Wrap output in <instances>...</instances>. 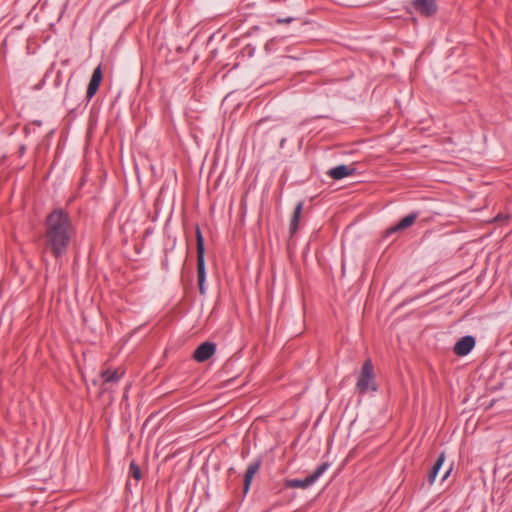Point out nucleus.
<instances>
[{"instance_id":"4","label":"nucleus","mask_w":512,"mask_h":512,"mask_svg":"<svg viewBox=\"0 0 512 512\" xmlns=\"http://www.w3.org/2000/svg\"><path fill=\"white\" fill-rule=\"evenodd\" d=\"M330 464L324 462L317 467V469L309 476L304 479H292L286 482V486L289 488H301L305 489L315 483L319 477L329 468Z\"/></svg>"},{"instance_id":"13","label":"nucleus","mask_w":512,"mask_h":512,"mask_svg":"<svg viewBox=\"0 0 512 512\" xmlns=\"http://www.w3.org/2000/svg\"><path fill=\"white\" fill-rule=\"evenodd\" d=\"M418 217V213H410L404 218H402L394 227L391 228V232H396L400 230H404L410 226H412Z\"/></svg>"},{"instance_id":"18","label":"nucleus","mask_w":512,"mask_h":512,"mask_svg":"<svg viewBox=\"0 0 512 512\" xmlns=\"http://www.w3.org/2000/svg\"><path fill=\"white\" fill-rule=\"evenodd\" d=\"M24 151H25V147H24V146H21V148H20V153H21V154H23V153H24Z\"/></svg>"},{"instance_id":"17","label":"nucleus","mask_w":512,"mask_h":512,"mask_svg":"<svg viewBox=\"0 0 512 512\" xmlns=\"http://www.w3.org/2000/svg\"><path fill=\"white\" fill-rule=\"evenodd\" d=\"M450 471H451V468L445 473V475L443 476V479H446L448 477Z\"/></svg>"},{"instance_id":"3","label":"nucleus","mask_w":512,"mask_h":512,"mask_svg":"<svg viewBox=\"0 0 512 512\" xmlns=\"http://www.w3.org/2000/svg\"><path fill=\"white\" fill-rule=\"evenodd\" d=\"M196 250H197V274H198V287L199 292L203 295L205 293L204 282H205V247L204 238L200 231V228H196Z\"/></svg>"},{"instance_id":"14","label":"nucleus","mask_w":512,"mask_h":512,"mask_svg":"<svg viewBox=\"0 0 512 512\" xmlns=\"http://www.w3.org/2000/svg\"><path fill=\"white\" fill-rule=\"evenodd\" d=\"M444 461H445V453L441 452L439 454V456L437 457L435 463L433 464V466L431 467V469L428 472V482H429V484H433L434 483V481H435V479H436V477L438 475V472L441 469Z\"/></svg>"},{"instance_id":"15","label":"nucleus","mask_w":512,"mask_h":512,"mask_svg":"<svg viewBox=\"0 0 512 512\" xmlns=\"http://www.w3.org/2000/svg\"><path fill=\"white\" fill-rule=\"evenodd\" d=\"M129 474L136 480L139 481L142 477V472L139 465L133 460L129 466Z\"/></svg>"},{"instance_id":"10","label":"nucleus","mask_w":512,"mask_h":512,"mask_svg":"<svg viewBox=\"0 0 512 512\" xmlns=\"http://www.w3.org/2000/svg\"><path fill=\"white\" fill-rule=\"evenodd\" d=\"M125 370L121 367L116 369L107 368L102 370L100 376L103 380V384H114L119 382V380L124 376Z\"/></svg>"},{"instance_id":"8","label":"nucleus","mask_w":512,"mask_h":512,"mask_svg":"<svg viewBox=\"0 0 512 512\" xmlns=\"http://www.w3.org/2000/svg\"><path fill=\"white\" fill-rule=\"evenodd\" d=\"M102 76L101 66L96 67L87 87L86 98L88 101H90L97 93L102 80Z\"/></svg>"},{"instance_id":"12","label":"nucleus","mask_w":512,"mask_h":512,"mask_svg":"<svg viewBox=\"0 0 512 512\" xmlns=\"http://www.w3.org/2000/svg\"><path fill=\"white\" fill-rule=\"evenodd\" d=\"M302 209H303V202L300 201L296 205L293 215L290 220L289 230H290L291 235H294L298 230L300 219H301V214H302Z\"/></svg>"},{"instance_id":"5","label":"nucleus","mask_w":512,"mask_h":512,"mask_svg":"<svg viewBox=\"0 0 512 512\" xmlns=\"http://www.w3.org/2000/svg\"><path fill=\"white\" fill-rule=\"evenodd\" d=\"M411 5L422 16L431 17L437 12L436 0H413Z\"/></svg>"},{"instance_id":"16","label":"nucleus","mask_w":512,"mask_h":512,"mask_svg":"<svg viewBox=\"0 0 512 512\" xmlns=\"http://www.w3.org/2000/svg\"><path fill=\"white\" fill-rule=\"evenodd\" d=\"M292 20H293V18H291V17H288V18H279V19H277V23H279V24H282V23H290Z\"/></svg>"},{"instance_id":"1","label":"nucleus","mask_w":512,"mask_h":512,"mask_svg":"<svg viewBox=\"0 0 512 512\" xmlns=\"http://www.w3.org/2000/svg\"><path fill=\"white\" fill-rule=\"evenodd\" d=\"M75 233L69 214L62 208L51 211L45 220V247L55 258L63 256Z\"/></svg>"},{"instance_id":"9","label":"nucleus","mask_w":512,"mask_h":512,"mask_svg":"<svg viewBox=\"0 0 512 512\" xmlns=\"http://www.w3.org/2000/svg\"><path fill=\"white\" fill-rule=\"evenodd\" d=\"M262 465V459L260 457L256 458L253 462H251L244 474V493H247L252 479L255 476V474L259 471L260 467Z\"/></svg>"},{"instance_id":"6","label":"nucleus","mask_w":512,"mask_h":512,"mask_svg":"<svg viewBox=\"0 0 512 512\" xmlns=\"http://www.w3.org/2000/svg\"><path fill=\"white\" fill-rule=\"evenodd\" d=\"M216 351V344L212 342L201 343L194 351L193 358L197 362H205L211 358Z\"/></svg>"},{"instance_id":"11","label":"nucleus","mask_w":512,"mask_h":512,"mask_svg":"<svg viewBox=\"0 0 512 512\" xmlns=\"http://www.w3.org/2000/svg\"><path fill=\"white\" fill-rule=\"evenodd\" d=\"M355 172L354 168H350L347 165H339L334 168H331L327 174L335 180H340L344 177L353 175Z\"/></svg>"},{"instance_id":"2","label":"nucleus","mask_w":512,"mask_h":512,"mask_svg":"<svg viewBox=\"0 0 512 512\" xmlns=\"http://www.w3.org/2000/svg\"><path fill=\"white\" fill-rule=\"evenodd\" d=\"M356 388L360 394H365L369 389L372 391L377 390L374 366L371 359L364 361L361 372L357 379Z\"/></svg>"},{"instance_id":"7","label":"nucleus","mask_w":512,"mask_h":512,"mask_svg":"<svg viewBox=\"0 0 512 512\" xmlns=\"http://www.w3.org/2000/svg\"><path fill=\"white\" fill-rule=\"evenodd\" d=\"M475 346V338L473 336L467 335L456 342L453 347V353L457 356H466Z\"/></svg>"}]
</instances>
